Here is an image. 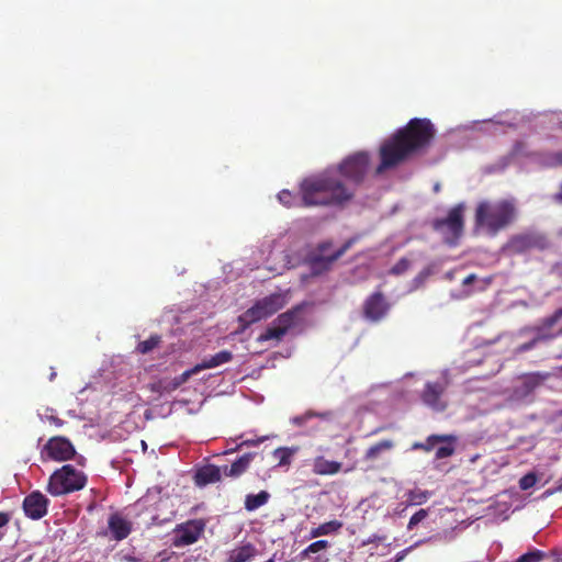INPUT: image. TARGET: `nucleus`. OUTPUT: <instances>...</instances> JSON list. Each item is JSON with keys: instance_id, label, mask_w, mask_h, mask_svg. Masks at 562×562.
<instances>
[{"instance_id": "nucleus-29", "label": "nucleus", "mask_w": 562, "mask_h": 562, "mask_svg": "<svg viewBox=\"0 0 562 562\" xmlns=\"http://www.w3.org/2000/svg\"><path fill=\"white\" fill-rule=\"evenodd\" d=\"M160 342L161 337L159 335H151L148 339L139 341L136 350L142 355H146L158 347Z\"/></svg>"}, {"instance_id": "nucleus-8", "label": "nucleus", "mask_w": 562, "mask_h": 562, "mask_svg": "<svg viewBox=\"0 0 562 562\" xmlns=\"http://www.w3.org/2000/svg\"><path fill=\"white\" fill-rule=\"evenodd\" d=\"M506 247L512 254H524L530 249H547L549 240L544 234L526 232L512 236Z\"/></svg>"}, {"instance_id": "nucleus-5", "label": "nucleus", "mask_w": 562, "mask_h": 562, "mask_svg": "<svg viewBox=\"0 0 562 562\" xmlns=\"http://www.w3.org/2000/svg\"><path fill=\"white\" fill-rule=\"evenodd\" d=\"M286 302V295L283 293H272L260 300H257L251 307L238 316L237 321L239 323V329L237 333H243L251 324L272 316L281 308H283Z\"/></svg>"}, {"instance_id": "nucleus-21", "label": "nucleus", "mask_w": 562, "mask_h": 562, "mask_svg": "<svg viewBox=\"0 0 562 562\" xmlns=\"http://www.w3.org/2000/svg\"><path fill=\"white\" fill-rule=\"evenodd\" d=\"M394 447L395 443L392 439H383L367 449L364 460L375 461L380 459L383 453L391 451Z\"/></svg>"}, {"instance_id": "nucleus-23", "label": "nucleus", "mask_w": 562, "mask_h": 562, "mask_svg": "<svg viewBox=\"0 0 562 562\" xmlns=\"http://www.w3.org/2000/svg\"><path fill=\"white\" fill-rule=\"evenodd\" d=\"M454 435H430L426 438L425 441L414 442L412 446L413 450H423L425 452H430L440 441L453 440Z\"/></svg>"}, {"instance_id": "nucleus-27", "label": "nucleus", "mask_w": 562, "mask_h": 562, "mask_svg": "<svg viewBox=\"0 0 562 562\" xmlns=\"http://www.w3.org/2000/svg\"><path fill=\"white\" fill-rule=\"evenodd\" d=\"M457 441L458 437L456 435L453 440L440 441L442 445L436 450V459L441 460L453 456L456 452Z\"/></svg>"}, {"instance_id": "nucleus-36", "label": "nucleus", "mask_w": 562, "mask_h": 562, "mask_svg": "<svg viewBox=\"0 0 562 562\" xmlns=\"http://www.w3.org/2000/svg\"><path fill=\"white\" fill-rule=\"evenodd\" d=\"M537 481H538L537 475L533 472H529V473L525 474L519 480V487L522 491H527V490L533 487L536 485Z\"/></svg>"}, {"instance_id": "nucleus-43", "label": "nucleus", "mask_w": 562, "mask_h": 562, "mask_svg": "<svg viewBox=\"0 0 562 562\" xmlns=\"http://www.w3.org/2000/svg\"><path fill=\"white\" fill-rule=\"evenodd\" d=\"M10 520V517L8 514L0 512V528L5 526Z\"/></svg>"}, {"instance_id": "nucleus-14", "label": "nucleus", "mask_w": 562, "mask_h": 562, "mask_svg": "<svg viewBox=\"0 0 562 562\" xmlns=\"http://www.w3.org/2000/svg\"><path fill=\"white\" fill-rule=\"evenodd\" d=\"M48 498L40 491L30 493L23 501V510L25 515L37 520L43 518L47 514Z\"/></svg>"}, {"instance_id": "nucleus-6", "label": "nucleus", "mask_w": 562, "mask_h": 562, "mask_svg": "<svg viewBox=\"0 0 562 562\" xmlns=\"http://www.w3.org/2000/svg\"><path fill=\"white\" fill-rule=\"evenodd\" d=\"M87 475L71 464H65L52 473L47 492L53 496H61L82 490L87 484Z\"/></svg>"}, {"instance_id": "nucleus-19", "label": "nucleus", "mask_w": 562, "mask_h": 562, "mask_svg": "<svg viewBox=\"0 0 562 562\" xmlns=\"http://www.w3.org/2000/svg\"><path fill=\"white\" fill-rule=\"evenodd\" d=\"M256 457L255 452H248L240 456L231 465L223 467V474L228 477L237 479L243 475L249 468L251 461Z\"/></svg>"}, {"instance_id": "nucleus-47", "label": "nucleus", "mask_w": 562, "mask_h": 562, "mask_svg": "<svg viewBox=\"0 0 562 562\" xmlns=\"http://www.w3.org/2000/svg\"><path fill=\"white\" fill-rule=\"evenodd\" d=\"M554 335L555 337L562 336V327Z\"/></svg>"}, {"instance_id": "nucleus-41", "label": "nucleus", "mask_w": 562, "mask_h": 562, "mask_svg": "<svg viewBox=\"0 0 562 562\" xmlns=\"http://www.w3.org/2000/svg\"><path fill=\"white\" fill-rule=\"evenodd\" d=\"M312 416H316V414H313V413H307L305 414L304 416L302 417H296L294 419L295 423H297L299 425H301L303 423L304 419L308 418V417H312ZM317 416H321V417H326V416H329V413H323V414H317Z\"/></svg>"}, {"instance_id": "nucleus-40", "label": "nucleus", "mask_w": 562, "mask_h": 562, "mask_svg": "<svg viewBox=\"0 0 562 562\" xmlns=\"http://www.w3.org/2000/svg\"><path fill=\"white\" fill-rule=\"evenodd\" d=\"M550 166H552V167L562 166V150L555 151L550 155Z\"/></svg>"}, {"instance_id": "nucleus-46", "label": "nucleus", "mask_w": 562, "mask_h": 562, "mask_svg": "<svg viewBox=\"0 0 562 562\" xmlns=\"http://www.w3.org/2000/svg\"><path fill=\"white\" fill-rule=\"evenodd\" d=\"M56 376V372L54 371V368H52V372H50V375H49V381H53Z\"/></svg>"}, {"instance_id": "nucleus-1", "label": "nucleus", "mask_w": 562, "mask_h": 562, "mask_svg": "<svg viewBox=\"0 0 562 562\" xmlns=\"http://www.w3.org/2000/svg\"><path fill=\"white\" fill-rule=\"evenodd\" d=\"M370 166V156L358 151L346 157L336 173L327 171L318 177L301 182V204L303 206L340 205L355 196V187L361 184Z\"/></svg>"}, {"instance_id": "nucleus-35", "label": "nucleus", "mask_w": 562, "mask_h": 562, "mask_svg": "<svg viewBox=\"0 0 562 562\" xmlns=\"http://www.w3.org/2000/svg\"><path fill=\"white\" fill-rule=\"evenodd\" d=\"M278 199H279L280 203H282L286 207H292V206L297 204L296 203V200H297L296 195L293 194L289 190L280 191V193L278 194Z\"/></svg>"}, {"instance_id": "nucleus-4", "label": "nucleus", "mask_w": 562, "mask_h": 562, "mask_svg": "<svg viewBox=\"0 0 562 562\" xmlns=\"http://www.w3.org/2000/svg\"><path fill=\"white\" fill-rule=\"evenodd\" d=\"M352 240H347L340 248L334 249L331 240L318 243L305 256V263L308 266L313 277L322 276L331 270L334 263L342 257L351 247Z\"/></svg>"}, {"instance_id": "nucleus-26", "label": "nucleus", "mask_w": 562, "mask_h": 562, "mask_svg": "<svg viewBox=\"0 0 562 562\" xmlns=\"http://www.w3.org/2000/svg\"><path fill=\"white\" fill-rule=\"evenodd\" d=\"M286 333H284V328H280L277 324L270 326L266 329L265 333L260 334L257 338L258 342H265L268 340H276L277 342L281 341Z\"/></svg>"}, {"instance_id": "nucleus-22", "label": "nucleus", "mask_w": 562, "mask_h": 562, "mask_svg": "<svg viewBox=\"0 0 562 562\" xmlns=\"http://www.w3.org/2000/svg\"><path fill=\"white\" fill-rule=\"evenodd\" d=\"M302 307L303 306L300 304L280 314L274 319L273 324H277L280 328H284V333H288V330L296 324Z\"/></svg>"}, {"instance_id": "nucleus-20", "label": "nucleus", "mask_w": 562, "mask_h": 562, "mask_svg": "<svg viewBox=\"0 0 562 562\" xmlns=\"http://www.w3.org/2000/svg\"><path fill=\"white\" fill-rule=\"evenodd\" d=\"M233 360V353L229 350H222L209 358H204L196 367L200 371L213 369Z\"/></svg>"}, {"instance_id": "nucleus-38", "label": "nucleus", "mask_w": 562, "mask_h": 562, "mask_svg": "<svg viewBox=\"0 0 562 562\" xmlns=\"http://www.w3.org/2000/svg\"><path fill=\"white\" fill-rule=\"evenodd\" d=\"M428 516V510L427 509H419L417 510L411 518H409V521H408V525H407V528L408 529H413L414 527H416L422 520H424L426 517Z\"/></svg>"}, {"instance_id": "nucleus-2", "label": "nucleus", "mask_w": 562, "mask_h": 562, "mask_svg": "<svg viewBox=\"0 0 562 562\" xmlns=\"http://www.w3.org/2000/svg\"><path fill=\"white\" fill-rule=\"evenodd\" d=\"M436 128L429 119L415 117L384 139L379 148L380 164L376 175L394 169L415 156L425 153L431 145Z\"/></svg>"}, {"instance_id": "nucleus-37", "label": "nucleus", "mask_w": 562, "mask_h": 562, "mask_svg": "<svg viewBox=\"0 0 562 562\" xmlns=\"http://www.w3.org/2000/svg\"><path fill=\"white\" fill-rule=\"evenodd\" d=\"M411 266V261L406 258H401L390 270L391 274L400 276L405 273Z\"/></svg>"}, {"instance_id": "nucleus-42", "label": "nucleus", "mask_w": 562, "mask_h": 562, "mask_svg": "<svg viewBox=\"0 0 562 562\" xmlns=\"http://www.w3.org/2000/svg\"><path fill=\"white\" fill-rule=\"evenodd\" d=\"M47 419L50 422V424H53L57 427H60L64 425V420L57 416H48Z\"/></svg>"}, {"instance_id": "nucleus-9", "label": "nucleus", "mask_w": 562, "mask_h": 562, "mask_svg": "<svg viewBox=\"0 0 562 562\" xmlns=\"http://www.w3.org/2000/svg\"><path fill=\"white\" fill-rule=\"evenodd\" d=\"M204 522L199 519L189 520L177 526L172 544L181 548L195 543L204 531Z\"/></svg>"}, {"instance_id": "nucleus-16", "label": "nucleus", "mask_w": 562, "mask_h": 562, "mask_svg": "<svg viewBox=\"0 0 562 562\" xmlns=\"http://www.w3.org/2000/svg\"><path fill=\"white\" fill-rule=\"evenodd\" d=\"M109 529L116 541H121L132 532V524L119 513L112 514L108 521Z\"/></svg>"}, {"instance_id": "nucleus-45", "label": "nucleus", "mask_w": 562, "mask_h": 562, "mask_svg": "<svg viewBox=\"0 0 562 562\" xmlns=\"http://www.w3.org/2000/svg\"><path fill=\"white\" fill-rule=\"evenodd\" d=\"M240 449H241V446H240V443H238L236 447H231L229 449L224 451V454L234 453V452H236V451H238Z\"/></svg>"}, {"instance_id": "nucleus-31", "label": "nucleus", "mask_w": 562, "mask_h": 562, "mask_svg": "<svg viewBox=\"0 0 562 562\" xmlns=\"http://www.w3.org/2000/svg\"><path fill=\"white\" fill-rule=\"evenodd\" d=\"M475 281H477V277L474 273H471L463 279L462 284L464 286H467V285L474 283ZM492 281H493L492 276L481 279V280H479V285L476 289L479 291H484L492 283Z\"/></svg>"}, {"instance_id": "nucleus-3", "label": "nucleus", "mask_w": 562, "mask_h": 562, "mask_svg": "<svg viewBox=\"0 0 562 562\" xmlns=\"http://www.w3.org/2000/svg\"><path fill=\"white\" fill-rule=\"evenodd\" d=\"M519 215L513 198L483 199L474 210L473 229L479 235L496 237L515 224Z\"/></svg>"}, {"instance_id": "nucleus-10", "label": "nucleus", "mask_w": 562, "mask_h": 562, "mask_svg": "<svg viewBox=\"0 0 562 562\" xmlns=\"http://www.w3.org/2000/svg\"><path fill=\"white\" fill-rule=\"evenodd\" d=\"M560 319H562V307L554 311V313L548 317L542 318L539 324L535 327L537 336L528 342L521 344L516 348L517 353H522L535 348L538 341L549 340L555 338V335H548V330L552 328Z\"/></svg>"}, {"instance_id": "nucleus-25", "label": "nucleus", "mask_w": 562, "mask_h": 562, "mask_svg": "<svg viewBox=\"0 0 562 562\" xmlns=\"http://www.w3.org/2000/svg\"><path fill=\"white\" fill-rule=\"evenodd\" d=\"M342 528V522L339 520H330L326 521L324 524H321L319 526L312 528L310 531V538H318L322 536L333 535L338 532Z\"/></svg>"}, {"instance_id": "nucleus-44", "label": "nucleus", "mask_w": 562, "mask_h": 562, "mask_svg": "<svg viewBox=\"0 0 562 562\" xmlns=\"http://www.w3.org/2000/svg\"><path fill=\"white\" fill-rule=\"evenodd\" d=\"M553 200L557 203H560V204L562 203V182H561L559 191L553 195Z\"/></svg>"}, {"instance_id": "nucleus-33", "label": "nucleus", "mask_w": 562, "mask_h": 562, "mask_svg": "<svg viewBox=\"0 0 562 562\" xmlns=\"http://www.w3.org/2000/svg\"><path fill=\"white\" fill-rule=\"evenodd\" d=\"M329 547V542L327 540H317L308 544L303 551L302 555L307 557L312 553H317L322 550H325Z\"/></svg>"}, {"instance_id": "nucleus-28", "label": "nucleus", "mask_w": 562, "mask_h": 562, "mask_svg": "<svg viewBox=\"0 0 562 562\" xmlns=\"http://www.w3.org/2000/svg\"><path fill=\"white\" fill-rule=\"evenodd\" d=\"M430 492L420 488H414L406 493L407 505H422L427 502Z\"/></svg>"}, {"instance_id": "nucleus-11", "label": "nucleus", "mask_w": 562, "mask_h": 562, "mask_svg": "<svg viewBox=\"0 0 562 562\" xmlns=\"http://www.w3.org/2000/svg\"><path fill=\"white\" fill-rule=\"evenodd\" d=\"M448 384L449 382L447 379L427 382L420 395L423 403L437 412L445 411L447 408V404L441 400V396L446 392Z\"/></svg>"}, {"instance_id": "nucleus-15", "label": "nucleus", "mask_w": 562, "mask_h": 562, "mask_svg": "<svg viewBox=\"0 0 562 562\" xmlns=\"http://www.w3.org/2000/svg\"><path fill=\"white\" fill-rule=\"evenodd\" d=\"M312 472L319 476H331L340 472H351L355 470V465L344 468L342 462L328 460L324 456H316L312 460Z\"/></svg>"}, {"instance_id": "nucleus-34", "label": "nucleus", "mask_w": 562, "mask_h": 562, "mask_svg": "<svg viewBox=\"0 0 562 562\" xmlns=\"http://www.w3.org/2000/svg\"><path fill=\"white\" fill-rule=\"evenodd\" d=\"M544 555L543 551L535 549L520 555L515 562H540Z\"/></svg>"}, {"instance_id": "nucleus-17", "label": "nucleus", "mask_w": 562, "mask_h": 562, "mask_svg": "<svg viewBox=\"0 0 562 562\" xmlns=\"http://www.w3.org/2000/svg\"><path fill=\"white\" fill-rule=\"evenodd\" d=\"M222 474L223 468L215 464H207L196 471L194 481L198 486H205L220 482L222 480Z\"/></svg>"}, {"instance_id": "nucleus-32", "label": "nucleus", "mask_w": 562, "mask_h": 562, "mask_svg": "<svg viewBox=\"0 0 562 562\" xmlns=\"http://www.w3.org/2000/svg\"><path fill=\"white\" fill-rule=\"evenodd\" d=\"M200 370L198 369L196 364L184 371L183 373H181L180 375L176 376L172 382H171V390H176L178 389L180 385H182L183 383H186L193 374H196L199 373Z\"/></svg>"}, {"instance_id": "nucleus-12", "label": "nucleus", "mask_w": 562, "mask_h": 562, "mask_svg": "<svg viewBox=\"0 0 562 562\" xmlns=\"http://www.w3.org/2000/svg\"><path fill=\"white\" fill-rule=\"evenodd\" d=\"M390 303L386 301L382 292L372 293L363 303V316L371 322L382 321L390 311Z\"/></svg>"}, {"instance_id": "nucleus-30", "label": "nucleus", "mask_w": 562, "mask_h": 562, "mask_svg": "<svg viewBox=\"0 0 562 562\" xmlns=\"http://www.w3.org/2000/svg\"><path fill=\"white\" fill-rule=\"evenodd\" d=\"M293 451L289 448H278L273 451V457L278 460L279 467L289 465L291 463Z\"/></svg>"}, {"instance_id": "nucleus-18", "label": "nucleus", "mask_w": 562, "mask_h": 562, "mask_svg": "<svg viewBox=\"0 0 562 562\" xmlns=\"http://www.w3.org/2000/svg\"><path fill=\"white\" fill-rule=\"evenodd\" d=\"M257 555L258 549L256 546L246 542L232 549L227 554L226 562H252Z\"/></svg>"}, {"instance_id": "nucleus-24", "label": "nucleus", "mask_w": 562, "mask_h": 562, "mask_svg": "<svg viewBox=\"0 0 562 562\" xmlns=\"http://www.w3.org/2000/svg\"><path fill=\"white\" fill-rule=\"evenodd\" d=\"M271 495L267 491H260L257 494H247L244 501V507L247 512H255L261 506L266 505Z\"/></svg>"}, {"instance_id": "nucleus-7", "label": "nucleus", "mask_w": 562, "mask_h": 562, "mask_svg": "<svg viewBox=\"0 0 562 562\" xmlns=\"http://www.w3.org/2000/svg\"><path fill=\"white\" fill-rule=\"evenodd\" d=\"M464 210V204L459 203L449 210L445 218H436L432 222V228L440 232L449 245H457L463 234Z\"/></svg>"}, {"instance_id": "nucleus-13", "label": "nucleus", "mask_w": 562, "mask_h": 562, "mask_svg": "<svg viewBox=\"0 0 562 562\" xmlns=\"http://www.w3.org/2000/svg\"><path fill=\"white\" fill-rule=\"evenodd\" d=\"M47 456L55 461H67L75 457L76 450L69 439L61 436L50 438L45 447Z\"/></svg>"}, {"instance_id": "nucleus-39", "label": "nucleus", "mask_w": 562, "mask_h": 562, "mask_svg": "<svg viewBox=\"0 0 562 562\" xmlns=\"http://www.w3.org/2000/svg\"><path fill=\"white\" fill-rule=\"evenodd\" d=\"M268 437L263 436V437H259V438H255V439H246L240 442V446H241V448L243 447H257L261 442H263Z\"/></svg>"}]
</instances>
